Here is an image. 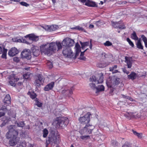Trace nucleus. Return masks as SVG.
<instances>
[{
  "label": "nucleus",
  "mask_w": 147,
  "mask_h": 147,
  "mask_svg": "<svg viewBox=\"0 0 147 147\" xmlns=\"http://www.w3.org/2000/svg\"><path fill=\"white\" fill-rule=\"evenodd\" d=\"M91 115L90 113L88 112L84 115H81L78 119V120L81 124L86 125L80 131V132L82 135L91 134L92 131L94 128V126L89 124L90 121Z\"/></svg>",
  "instance_id": "nucleus-1"
},
{
  "label": "nucleus",
  "mask_w": 147,
  "mask_h": 147,
  "mask_svg": "<svg viewBox=\"0 0 147 147\" xmlns=\"http://www.w3.org/2000/svg\"><path fill=\"white\" fill-rule=\"evenodd\" d=\"M9 131L6 134V137L8 139H10L9 141V144L12 146L17 144L20 140V138L18 136L19 131L16 129L14 125H11L9 126Z\"/></svg>",
  "instance_id": "nucleus-2"
},
{
  "label": "nucleus",
  "mask_w": 147,
  "mask_h": 147,
  "mask_svg": "<svg viewBox=\"0 0 147 147\" xmlns=\"http://www.w3.org/2000/svg\"><path fill=\"white\" fill-rule=\"evenodd\" d=\"M62 46L61 42H52L48 45L45 44L41 45L40 47L41 52L44 53L48 55L55 53L56 50L58 51L62 49Z\"/></svg>",
  "instance_id": "nucleus-3"
},
{
  "label": "nucleus",
  "mask_w": 147,
  "mask_h": 147,
  "mask_svg": "<svg viewBox=\"0 0 147 147\" xmlns=\"http://www.w3.org/2000/svg\"><path fill=\"white\" fill-rule=\"evenodd\" d=\"M69 122L68 119L66 117H57L56 119V125L60 129L66 127Z\"/></svg>",
  "instance_id": "nucleus-4"
},
{
  "label": "nucleus",
  "mask_w": 147,
  "mask_h": 147,
  "mask_svg": "<svg viewBox=\"0 0 147 147\" xmlns=\"http://www.w3.org/2000/svg\"><path fill=\"white\" fill-rule=\"evenodd\" d=\"M60 138L59 135H55L54 132H52L50 133L48 139L46 140V144L47 146L51 142L56 144L59 142V139Z\"/></svg>",
  "instance_id": "nucleus-5"
},
{
  "label": "nucleus",
  "mask_w": 147,
  "mask_h": 147,
  "mask_svg": "<svg viewBox=\"0 0 147 147\" xmlns=\"http://www.w3.org/2000/svg\"><path fill=\"white\" fill-rule=\"evenodd\" d=\"M62 54L64 57L69 58L76 59V55H75L70 47L64 48Z\"/></svg>",
  "instance_id": "nucleus-6"
},
{
  "label": "nucleus",
  "mask_w": 147,
  "mask_h": 147,
  "mask_svg": "<svg viewBox=\"0 0 147 147\" xmlns=\"http://www.w3.org/2000/svg\"><path fill=\"white\" fill-rule=\"evenodd\" d=\"M103 74L102 73L96 74L95 76H92L90 78V81L94 82L96 84L101 83L103 82Z\"/></svg>",
  "instance_id": "nucleus-7"
},
{
  "label": "nucleus",
  "mask_w": 147,
  "mask_h": 147,
  "mask_svg": "<svg viewBox=\"0 0 147 147\" xmlns=\"http://www.w3.org/2000/svg\"><path fill=\"white\" fill-rule=\"evenodd\" d=\"M21 57L22 58L30 60L32 57L30 50L29 49H24L21 53Z\"/></svg>",
  "instance_id": "nucleus-8"
},
{
  "label": "nucleus",
  "mask_w": 147,
  "mask_h": 147,
  "mask_svg": "<svg viewBox=\"0 0 147 147\" xmlns=\"http://www.w3.org/2000/svg\"><path fill=\"white\" fill-rule=\"evenodd\" d=\"M111 24L115 28H118L121 30L125 29L126 28L124 23L120 21L118 22H112Z\"/></svg>",
  "instance_id": "nucleus-9"
},
{
  "label": "nucleus",
  "mask_w": 147,
  "mask_h": 147,
  "mask_svg": "<svg viewBox=\"0 0 147 147\" xmlns=\"http://www.w3.org/2000/svg\"><path fill=\"white\" fill-rule=\"evenodd\" d=\"M45 79L42 75L39 74L37 77L34 83L36 87H39L41 84H42L44 82Z\"/></svg>",
  "instance_id": "nucleus-10"
},
{
  "label": "nucleus",
  "mask_w": 147,
  "mask_h": 147,
  "mask_svg": "<svg viewBox=\"0 0 147 147\" xmlns=\"http://www.w3.org/2000/svg\"><path fill=\"white\" fill-rule=\"evenodd\" d=\"M8 78L9 80V83L12 86H15L16 83L19 80V78H16L15 75L14 74L10 75Z\"/></svg>",
  "instance_id": "nucleus-11"
},
{
  "label": "nucleus",
  "mask_w": 147,
  "mask_h": 147,
  "mask_svg": "<svg viewBox=\"0 0 147 147\" xmlns=\"http://www.w3.org/2000/svg\"><path fill=\"white\" fill-rule=\"evenodd\" d=\"M119 79L118 78H114L110 80V81H107V84L109 88H112L115 85L118 84L119 83Z\"/></svg>",
  "instance_id": "nucleus-12"
},
{
  "label": "nucleus",
  "mask_w": 147,
  "mask_h": 147,
  "mask_svg": "<svg viewBox=\"0 0 147 147\" xmlns=\"http://www.w3.org/2000/svg\"><path fill=\"white\" fill-rule=\"evenodd\" d=\"M31 50L34 56L37 57L39 55L40 52L39 48L38 47L35 46L32 47L31 48Z\"/></svg>",
  "instance_id": "nucleus-13"
},
{
  "label": "nucleus",
  "mask_w": 147,
  "mask_h": 147,
  "mask_svg": "<svg viewBox=\"0 0 147 147\" xmlns=\"http://www.w3.org/2000/svg\"><path fill=\"white\" fill-rule=\"evenodd\" d=\"M84 3L85 5L89 7H97V5L95 2L90 0H86V2Z\"/></svg>",
  "instance_id": "nucleus-14"
},
{
  "label": "nucleus",
  "mask_w": 147,
  "mask_h": 147,
  "mask_svg": "<svg viewBox=\"0 0 147 147\" xmlns=\"http://www.w3.org/2000/svg\"><path fill=\"white\" fill-rule=\"evenodd\" d=\"M18 53L17 49L15 48H11L9 51L8 53V55L10 56H13L16 55Z\"/></svg>",
  "instance_id": "nucleus-15"
},
{
  "label": "nucleus",
  "mask_w": 147,
  "mask_h": 147,
  "mask_svg": "<svg viewBox=\"0 0 147 147\" xmlns=\"http://www.w3.org/2000/svg\"><path fill=\"white\" fill-rule=\"evenodd\" d=\"M55 85V82H51L46 85L44 88V90L47 91L51 90L54 87Z\"/></svg>",
  "instance_id": "nucleus-16"
},
{
  "label": "nucleus",
  "mask_w": 147,
  "mask_h": 147,
  "mask_svg": "<svg viewBox=\"0 0 147 147\" xmlns=\"http://www.w3.org/2000/svg\"><path fill=\"white\" fill-rule=\"evenodd\" d=\"M125 62L127 64V68H131L132 66V61L131 58L126 56L125 57Z\"/></svg>",
  "instance_id": "nucleus-17"
},
{
  "label": "nucleus",
  "mask_w": 147,
  "mask_h": 147,
  "mask_svg": "<svg viewBox=\"0 0 147 147\" xmlns=\"http://www.w3.org/2000/svg\"><path fill=\"white\" fill-rule=\"evenodd\" d=\"M26 37H28L30 40H32V41H37L38 39V37L36 36L34 34H30L27 35L25 36Z\"/></svg>",
  "instance_id": "nucleus-18"
},
{
  "label": "nucleus",
  "mask_w": 147,
  "mask_h": 147,
  "mask_svg": "<svg viewBox=\"0 0 147 147\" xmlns=\"http://www.w3.org/2000/svg\"><path fill=\"white\" fill-rule=\"evenodd\" d=\"M7 111L6 107L5 105L3 106L0 109V118L4 116Z\"/></svg>",
  "instance_id": "nucleus-19"
},
{
  "label": "nucleus",
  "mask_w": 147,
  "mask_h": 147,
  "mask_svg": "<svg viewBox=\"0 0 147 147\" xmlns=\"http://www.w3.org/2000/svg\"><path fill=\"white\" fill-rule=\"evenodd\" d=\"M137 76V74L133 71H132L130 74L127 75V78L129 80L131 79L132 80L136 79Z\"/></svg>",
  "instance_id": "nucleus-20"
},
{
  "label": "nucleus",
  "mask_w": 147,
  "mask_h": 147,
  "mask_svg": "<svg viewBox=\"0 0 147 147\" xmlns=\"http://www.w3.org/2000/svg\"><path fill=\"white\" fill-rule=\"evenodd\" d=\"M11 97L9 94H7L6 95L4 100V102L5 104H8L7 105L10 104L11 103ZM6 106L7 105L5 104Z\"/></svg>",
  "instance_id": "nucleus-21"
},
{
  "label": "nucleus",
  "mask_w": 147,
  "mask_h": 147,
  "mask_svg": "<svg viewBox=\"0 0 147 147\" xmlns=\"http://www.w3.org/2000/svg\"><path fill=\"white\" fill-rule=\"evenodd\" d=\"M126 118L129 119H131L132 118H134L135 116L134 115L133 112H129L125 114L124 115Z\"/></svg>",
  "instance_id": "nucleus-22"
},
{
  "label": "nucleus",
  "mask_w": 147,
  "mask_h": 147,
  "mask_svg": "<svg viewBox=\"0 0 147 147\" xmlns=\"http://www.w3.org/2000/svg\"><path fill=\"white\" fill-rule=\"evenodd\" d=\"M95 89L96 90V93L97 94L98 93L100 92L104 91L105 90V87L102 85H98V86H96Z\"/></svg>",
  "instance_id": "nucleus-23"
},
{
  "label": "nucleus",
  "mask_w": 147,
  "mask_h": 147,
  "mask_svg": "<svg viewBox=\"0 0 147 147\" xmlns=\"http://www.w3.org/2000/svg\"><path fill=\"white\" fill-rule=\"evenodd\" d=\"M67 43H68L67 47H70L73 45L74 44V40L69 38H67Z\"/></svg>",
  "instance_id": "nucleus-24"
},
{
  "label": "nucleus",
  "mask_w": 147,
  "mask_h": 147,
  "mask_svg": "<svg viewBox=\"0 0 147 147\" xmlns=\"http://www.w3.org/2000/svg\"><path fill=\"white\" fill-rule=\"evenodd\" d=\"M75 47L76 49V55H78L81 51L80 46L79 44L77 43L76 44Z\"/></svg>",
  "instance_id": "nucleus-25"
},
{
  "label": "nucleus",
  "mask_w": 147,
  "mask_h": 147,
  "mask_svg": "<svg viewBox=\"0 0 147 147\" xmlns=\"http://www.w3.org/2000/svg\"><path fill=\"white\" fill-rule=\"evenodd\" d=\"M27 94L28 95L30 96L31 98L32 99H35L37 96L36 94L34 93V92H31L29 91Z\"/></svg>",
  "instance_id": "nucleus-26"
},
{
  "label": "nucleus",
  "mask_w": 147,
  "mask_h": 147,
  "mask_svg": "<svg viewBox=\"0 0 147 147\" xmlns=\"http://www.w3.org/2000/svg\"><path fill=\"white\" fill-rule=\"evenodd\" d=\"M136 45L137 47L139 49H143V46L142 45L140 40H138Z\"/></svg>",
  "instance_id": "nucleus-27"
},
{
  "label": "nucleus",
  "mask_w": 147,
  "mask_h": 147,
  "mask_svg": "<svg viewBox=\"0 0 147 147\" xmlns=\"http://www.w3.org/2000/svg\"><path fill=\"white\" fill-rule=\"evenodd\" d=\"M132 131L133 134L135 136H137L138 138H142V133H138L136 131H135L133 129H132Z\"/></svg>",
  "instance_id": "nucleus-28"
},
{
  "label": "nucleus",
  "mask_w": 147,
  "mask_h": 147,
  "mask_svg": "<svg viewBox=\"0 0 147 147\" xmlns=\"http://www.w3.org/2000/svg\"><path fill=\"white\" fill-rule=\"evenodd\" d=\"M141 37L142 39V40L144 43L145 46L146 48H147V38L144 35H142Z\"/></svg>",
  "instance_id": "nucleus-29"
},
{
  "label": "nucleus",
  "mask_w": 147,
  "mask_h": 147,
  "mask_svg": "<svg viewBox=\"0 0 147 147\" xmlns=\"http://www.w3.org/2000/svg\"><path fill=\"white\" fill-rule=\"evenodd\" d=\"M131 38L132 39L135 40H138V38L135 31H134L131 34Z\"/></svg>",
  "instance_id": "nucleus-30"
},
{
  "label": "nucleus",
  "mask_w": 147,
  "mask_h": 147,
  "mask_svg": "<svg viewBox=\"0 0 147 147\" xmlns=\"http://www.w3.org/2000/svg\"><path fill=\"white\" fill-rule=\"evenodd\" d=\"M7 50L5 49L4 48H3V50L2 52V55L1 57L3 58L6 59V55L7 53Z\"/></svg>",
  "instance_id": "nucleus-31"
},
{
  "label": "nucleus",
  "mask_w": 147,
  "mask_h": 147,
  "mask_svg": "<svg viewBox=\"0 0 147 147\" xmlns=\"http://www.w3.org/2000/svg\"><path fill=\"white\" fill-rule=\"evenodd\" d=\"M15 123H16L18 126L19 127H23L25 125L24 121H20L18 122L17 121L15 122Z\"/></svg>",
  "instance_id": "nucleus-32"
},
{
  "label": "nucleus",
  "mask_w": 147,
  "mask_h": 147,
  "mask_svg": "<svg viewBox=\"0 0 147 147\" xmlns=\"http://www.w3.org/2000/svg\"><path fill=\"white\" fill-rule=\"evenodd\" d=\"M49 134L48 130L46 128L44 129L43 131V137L46 138Z\"/></svg>",
  "instance_id": "nucleus-33"
},
{
  "label": "nucleus",
  "mask_w": 147,
  "mask_h": 147,
  "mask_svg": "<svg viewBox=\"0 0 147 147\" xmlns=\"http://www.w3.org/2000/svg\"><path fill=\"white\" fill-rule=\"evenodd\" d=\"M74 87H71L70 89H67V96L69 97L71 95L73 94V91L74 90Z\"/></svg>",
  "instance_id": "nucleus-34"
},
{
  "label": "nucleus",
  "mask_w": 147,
  "mask_h": 147,
  "mask_svg": "<svg viewBox=\"0 0 147 147\" xmlns=\"http://www.w3.org/2000/svg\"><path fill=\"white\" fill-rule=\"evenodd\" d=\"M80 43L81 45L82 48V49H84L85 46H88L89 45V42L88 41L84 42H80Z\"/></svg>",
  "instance_id": "nucleus-35"
},
{
  "label": "nucleus",
  "mask_w": 147,
  "mask_h": 147,
  "mask_svg": "<svg viewBox=\"0 0 147 147\" xmlns=\"http://www.w3.org/2000/svg\"><path fill=\"white\" fill-rule=\"evenodd\" d=\"M58 28V26L55 25L50 26L49 27L50 31H55Z\"/></svg>",
  "instance_id": "nucleus-36"
},
{
  "label": "nucleus",
  "mask_w": 147,
  "mask_h": 147,
  "mask_svg": "<svg viewBox=\"0 0 147 147\" xmlns=\"http://www.w3.org/2000/svg\"><path fill=\"white\" fill-rule=\"evenodd\" d=\"M67 38H65L63 40L61 43V45H62L63 46L65 47H67L68 43H67Z\"/></svg>",
  "instance_id": "nucleus-37"
},
{
  "label": "nucleus",
  "mask_w": 147,
  "mask_h": 147,
  "mask_svg": "<svg viewBox=\"0 0 147 147\" xmlns=\"http://www.w3.org/2000/svg\"><path fill=\"white\" fill-rule=\"evenodd\" d=\"M46 63L49 69H51L53 67V65L52 63L50 61H47Z\"/></svg>",
  "instance_id": "nucleus-38"
},
{
  "label": "nucleus",
  "mask_w": 147,
  "mask_h": 147,
  "mask_svg": "<svg viewBox=\"0 0 147 147\" xmlns=\"http://www.w3.org/2000/svg\"><path fill=\"white\" fill-rule=\"evenodd\" d=\"M30 73L28 72L24 74L23 75V78L25 79H28L30 78Z\"/></svg>",
  "instance_id": "nucleus-39"
},
{
  "label": "nucleus",
  "mask_w": 147,
  "mask_h": 147,
  "mask_svg": "<svg viewBox=\"0 0 147 147\" xmlns=\"http://www.w3.org/2000/svg\"><path fill=\"white\" fill-rule=\"evenodd\" d=\"M127 41L128 42L129 44L132 47H134V45L133 43L131 40L130 39L127 38L126 39Z\"/></svg>",
  "instance_id": "nucleus-40"
},
{
  "label": "nucleus",
  "mask_w": 147,
  "mask_h": 147,
  "mask_svg": "<svg viewBox=\"0 0 147 147\" xmlns=\"http://www.w3.org/2000/svg\"><path fill=\"white\" fill-rule=\"evenodd\" d=\"M26 143L25 141H24L22 142H20L19 145V147H26Z\"/></svg>",
  "instance_id": "nucleus-41"
},
{
  "label": "nucleus",
  "mask_w": 147,
  "mask_h": 147,
  "mask_svg": "<svg viewBox=\"0 0 147 147\" xmlns=\"http://www.w3.org/2000/svg\"><path fill=\"white\" fill-rule=\"evenodd\" d=\"M35 104L38 107H41L42 105V103L40 102L38 100H35Z\"/></svg>",
  "instance_id": "nucleus-42"
},
{
  "label": "nucleus",
  "mask_w": 147,
  "mask_h": 147,
  "mask_svg": "<svg viewBox=\"0 0 147 147\" xmlns=\"http://www.w3.org/2000/svg\"><path fill=\"white\" fill-rule=\"evenodd\" d=\"M89 85L90 88L93 90H95L96 87V86L95 84L93 82L90 83Z\"/></svg>",
  "instance_id": "nucleus-43"
},
{
  "label": "nucleus",
  "mask_w": 147,
  "mask_h": 147,
  "mask_svg": "<svg viewBox=\"0 0 147 147\" xmlns=\"http://www.w3.org/2000/svg\"><path fill=\"white\" fill-rule=\"evenodd\" d=\"M104 45L105 46H110L112 45V43L109 41H107L104 43Z\"/></svg>",
  "instance_id": "nucleus-44"
},
{
  "label": "nucleus",
  "mask_w": 147,
  "mask_h": 147,
  "mask_svg": "<svg viewBox=\"0 0 147 147\" xmlns=\"http://www.w3.org/2000/svg\"><path fill=\"white\" fill-rule=\"evenodd\" d=\"M122 69L124 73H126L127 75L129 73V72L127 70L125 67H124L123 68H122Z\"/></svg>",
  "instance_id": "nucleus-45"
},
{
  "label": "nucleus",
  "mask_w": 147,
  "mask_h": 147,
  "mask_svg": "<svg viewBox=\"0 0 147 147\" xmlns=\"http://www.w3.org/2000/svg\"><path fill=\"white\" fill-rule=\"evenodd\" d=\"M95 24L96 26L99 27L101 25H102L103 23L102 22H101V21L99 20L96 21L95 23Z\"/></svg>",
  "instance_id": "nucleus-46"
},
{
  "label": "nucleus",
  "mask_w": 147,
  "mask_h": 147,
  "mask_svg": "<svg viewBox=\"0 0 147 147\" xmlns=\"http://www.w3.org/2000/svg\"><path fill=\"white\" fill-rule=\"evenodd\" d=\"M62 94L66 96H67V89L66 88L64 90H63L62 92Z\"/></svg>",
  "instance_id": "nucleus-47"
},
{
  "label": "nucleus",
  "mask_w": 147,
  "mask_h": 147,
  "mask_svg": "<svg viewBox=\"0 0 147 147\" xmlns=\"http://www.w3.org/2000/svg\"><path fill=\"white\" fill-rule=\"evenodd\" d=\"M117 65H114L111 67L109 68V71H114L115 69L117 68Z\"/></svg>",
  "instance_id": "nucleus-48"
},
{
  "label": "nucleus",
  "mask_w": 147,
  "mask_h": 147,
  "mask_svg": "<svg viewBox=\"0 0 147 147\" xmlns=\"http://www.w3.org/2000/svg\"><path fill=\"white\" fill-rule=\"evenodd\" d=\"M130 144L128 142H126L125 144H123L122 147H130Z\"/></svg>",
  "instance_id": "nucleus-49"
},
{
  "label": "nucleus",
  "mask_w": 147,
  "mask_h": 147,
  "mask_svg": "<svg viewBox=\"0 0 147 147\" xmlns=\"http://www.w3.org/2000/svg\"><path fill=\"white\" fill-rule=\"evenodd\" d=\"M13 61L18 63L20 61V59L19 58L17 57H14L13 59Z\"/></svg>",
  "instance_id": "nucleus-50"
},
{
  "label": "nucleus",
  "mask_w": 147,
  "mask_h": 147,
  "mask_svg": "<svg viewBox=\"0 0 147 147\" xmlns=\"http://www.w3.org/2000/svg\"><path fill=\"white\" fill-rule=\"evenodd\" d=\"M20 4L21 5L26 7H27L29 5L28 4L24 2H21L20 3Z\"/></svg>",
  "instance_id": "nucleus-51"
},
{
  "label": "nucleus",
  "mask_w": 147,
  "mask_h": 147,
  "mask_svg": "<svg viewBox=\"0 0 147 147\" xmlns=\"http://www.w3.org/2000/svg\"><path fill=\"white\" fill-rule=\"evenodd\" d=\"M90 137L89 136H80V138L82 140L85 139H87L88 138Z\"/></svg>",
  "instance_id": "nucleus-52"
},
{
  "label": "nucleus",
  "mask_w": 147,
  "mask_h": 147,
  "mask_svg": "<svg viewBox=\"0 0 147 147\" xmlns=\"http://www.w3.org/2000/svg\"><path fill=\"white\" fill-rule=\"evenodd\" d=\"M112 145L114 146H115L117 145L118 144L117 142L116 141L113 140L112 141Z\"/></svg>",
  "instance_id": "nucleus-53"
},
{
  "label": "nucleus",
  "mask_w": 147,
  "mask_h": 147,
  "mask_svg": "<svg viewBox=\"0 0 147 147\" xmlns=\"http://www.w3.org/2000/svg\"><path fill=\"white\" fill-rule=\"evenodd\" d=\"M79 59L83 61H86V58L84 56H80Z\"/></svg>",
  "instance_id": "nucleus-54"
},
{
  "label": "nucleus",
  "mask_w": 147,
  "mask_h": 147,
  "mask_svg": "<svg viewBox=\"0 0 147 147\" xmlns=\"http://www.w3.org/2000/svg\"><path fill=\"white\" fill-rule=\"evenodd\" d=\"M88 49H86L85 50V51L84 52H81V54H80V56H84V52H85L86 51H87Z\"/></svg>",
  "instance_id": "nucleus-55"
},
{
  "label": "nucleus",
  "mask_w": 147,
  "mask_h": 147,
  "mask_svg": "<svg viewBox=\"0 0 147 147\" xmlns=\"http://www.w3.org/2000/svg\"><path fill=\"white\" fill-rule=\"evenodd\" d=\"M79 1L83 3H84L86 1V0H78Z\"/></svg>",
  "instance_id": "nucleus-56"
},
{
  "label": "nucleus",
  "mask_w": 147,
  "mask_h": 147,
  "mask_svg": "<svg viewBox=\"0 0 147 147\" xmlns=\"http://www.w3.org/2000/svg\"><path fill=\"white\" fill-rule=\"evenodd\" d=\"M112 72L113 73H116L119 72L118 70L117 69H115Z\"/></svg>",
  "instance_id": "nucleus-57"
},
{
  "label": "nucleus",
  "mask_w": 147,
  "mask_h": 147,
  "mask_svg": "<svg viewBox=\"0 0 147 147\" xmlns=\"http://www.w3.org/2000/svg\"><path fill=\"white\" fill-rule=\"evenodd\" d=\"M120 4H126L127 3V2L125 1H122V2H120Z\"/></svg>",
  "instance_id": "nucleus-58"
},
{
  "label": "nucleus",
  "mask_w": 147,
  "mask_h": 147,
  "mask_svg": "<svg viewBox=\"0 0 147 147\" xmlns=\"http://www.w3.org/2000/svg\"><path fill=\"white\" fill-rule=\"evenodd\" d=\"M25 128L26 129H30V126L29 125H26L25 127Z\"/></svg>",
  "instance_id": "nucleus-59"
},
{
  "label": "nucleus",
  "mask_w": 147,
  "mask_h": 147,
  "mask_svg": "<svg viewBox=\"0 0 147 147\" xmlns=\"http://www.w3.org/2000/svg\"><path fill=\"white\" fill-rule=\"evenodd\" d=\"M3 51L2 48L0 46V54L2 53Z\"/></svg>",
  "instance_id": "nucleus-60"
},
{
  "label": "nucleus",
  "mask_w": 147,
  "mask_h": 147,
  "mask_svg": "<svg viewBox=\"0 0 147 147\" xmlns=\"http://www.w3.org/2000/svg\"><path fill=\"white\" fill-rule=\"evenodd\" d=\"M20 0H10L11 1H13L15 2H19Z\"/></svg>",
  "instance_id": "nucleus-61"
},
{
  "label": "nucleus",
  "mask_w": 147,
  "mask_h": 147,
  "mask_svg": "<svg viewBox=\"0 0 147 147\" xmlns=\"http://www.w3.org/2000/svg\"><path fill=\"white\" fill-rule=\"evenodd\" d=\"M89 28H92L94 27V26L92 24H90L89 25Z\"/></svg>",
  "instance_id": "nucleus-62"
},
{
  "label": "nucleus",
  "mask_w": 147,
  "mask_h": 147,
  "mask_svg": "<svg viewBox=\"0 0 147 147\" xmlns=\"http://www.w3.org/2000/svg\"><path fill=\"white\" fill-rule=\"evenodd\" d=\"M76 28L78 30H82V28L80 27H77Z\"/></svg>",
  "instance_id": "nucleus-63"
},
{
  "label": "nucleus",
  "mask_w": 147,
  "mask_h": 147,
  "mask_svg": "<svg viewBox=\"0 0 147 147\" xmlns=\"http://www.w3.org/2000/svg\"><path fill=\"white\" fill-rule=\"evenodd\" d=\"M92 44H90V49H92Z\"/></svg>",
  "instance_id": "nucleus-64"
}]
</instances>
